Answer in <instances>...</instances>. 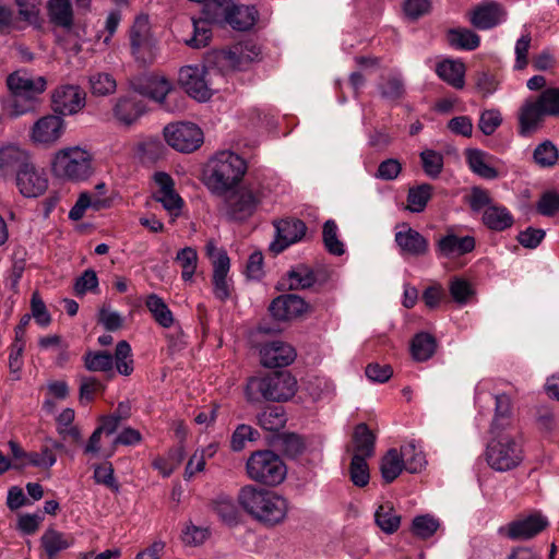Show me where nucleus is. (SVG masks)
<instances>
[{"mask_svg":"<svg viewBox=\"0 0 559 559\" xmlns=\"http://www.w3.org/2000/svg\"><path fill=\"white\" fill-rule=\"evenodd\" d=\"M536 207L538 213L544 216L555 215L559 211V194L555 191L543 193Z\"/></svg>","mask_w":559,"mask_h":559,"instance_id":"774afa93","label":"nucleus"},{"mask_svg":"<svg viewBox=\"0 0 559 559\" xmlns=\"http://www.w3.org/2000/svg\"><path fill=\"white\" fill-rule=\"evenodd\" d=\"M395 242L403 254L421 257L429 251L428 240L407 224H403L402 229L395 233Z\"/></svg>","mask_w":559,"mask_h":559,"instance_id":"aec40b11","label":"nucleus"},{"mask_svg":"<svg viewBox=\"0 0 559 559\" xmlns=\"http://www.w3.org/2000/svg\"><path fill=\"white\" fill-rule=\"evenodd\" d=\"M474 249L475 238L473 236L459 237L453 233L441 237L436 248L437 253L444 258L461 257L472 252Z\"/></svg>","mask_w":559,"mask_h":559,"instance_id":"4be33fe9","label":"nucleus"},{"mask_svg":"<svg viewBox=\"0 0 559 559\" xmlns=\"http://www.w3.org/2000/svg\"><path fill=\"white\" fill-rule=\"evenodd\" d=\"M51 173L62 180L85 181L94 174L93 154L78 145L61 148L51 159Z\"/></svg>","mask_w":559,"mask_h":559,"instance_id":"0eeeda50","label":"nucleus"},{"mask_svg":"<svg viewBox=\"0 0 559 559\" xmlns=\"http://www.w3.org/2000/svg\"><path fill=\"white\" fill-rule=\"evenodd\" d=\"M132 56L142 63H151L154 59V43L147 28L133 26L130 32Z\"/></svg>","mask_w":559,"mask_h":559,"instance_id":"b1692460","label":"nucleus"},{"mask_svg":"<svg viewBox=\"0 0 559 559\" xmlns=\"http://www.w3.org/2000/svg\"><path fill=\"white\" fill-rule=\"evenodd\" d=\"M496 407L491 424V433L504 432L511 426V399L507 394L495 396Z\"/></svg>","mask_w":559,"mask_h":559,"instance_id":"c9c22d12","label":"nucleus"},{"mask_svg":"<svg viewBox=\"0 0 559 559\" xmlns=\"http://www.w3.org/2000/svg\"><path fill=\"white\" fill-rule=\"evenodd\" d=\"M436 347V338L429 333L421 332L413 337L411 352L415 360L426 361L432 357Z\"/></svg>","mask_w":559,"mask_h":559,"instance_id":"a19ab883","label":"nucleus"},{"mask_svg":"<svg viewBox=\"0 0 559 559\" xmlns=\"http://www.w3.org/2000/svg\"><path fill=\"white\" fill-rule=\"evenodd\" d=\"M158 190L154 193L153 198L156 202L162 203L163 207L174 217L180 215L183 206V200L175 191V182L167 173H156L154 176Z\"/></svg>","mask_w":559,"mask_h":559,"instance_id":"2eb2a0df","label":"nucleus"},{"mask_svg":"<svg viewBox=\"0 0 559 559\" xmlns=\"http://www.w3.org/2000/svg\"><path fill=\"white\" fill-rule=\"evenodd\" d=\"M466 160L471 170L485 179H495L498 171L490 165V156L477 148H467L465 151Z\"/></svg>","mask_w":559,"mask_h":559,"instance_id":"72a5a7b5","label":"nucleus"},{"mask_svg":"<svg viewBox=\"0 0 559 559\" xmlns=\"http://www.w3.org/2000/svg\"><path fill=\"white\" fill-rule=\"evenodd\" d=\"M107 187L104 182H99L95 186L94 192H82L75 204L69 212V218L72 221H79L84 216L85 211L91 207L94 211H102L109 209L112 204V200L106 197Z\"/></svg>","mask_w":559,"mask_h":559,"instance_id":"4468645a","label":"nucleus"},{"mask_svg":"<svg viewBox=\"0 0 559 559\" xmlns=\"http://www.w3.org/2000/svg\"><path fill=\"white\" fill-rule=\"evenodd\" d=\"M132 88L141 96L155 100L169 109L168 103L174 97L171 83L164 76L146 75L132 81Z\"/></svg>","mask_w":559,"mask_h":559,"instance_id":"f8f14e48","label":"nucleus"},{"mask_svg":"<svg viewBox=\"0 0 559 559\" xmlns=\"http://www.w3.org/2000/svg\"><path fill=\"white\" fill-rule=\"evenodd\" d=\"M40 543L47 558L55 559L60 551L68 549L73 544V537L55 528H48L43 534Z\"/></svg>","mask_w":559,"mask_h":559,"instance_id":"2f4dec72","label":"nucleus"},{"mask_svg":"<svg viewBox=\"0 0 559 559\" xmlns=\"http://www.w3.org/2000/svg\"><path fill=\"white\" fill-rule=\"evenodd\" d=\"M440 527V522L433 515L424 514L413 519L411 532L420 539L431 537Z\"/></svg>","mask_w":559,"mask_h":559,"instance_id":"09e8293b","label":"nucleus"},{"mask_svg":"<svg viewBox=\"0 0 559 559\" xmlns=\"http://www.w3.org/2000/svg\"><path fill=\"white\" fill-rule=\"evenodd\" d=\"M83 360L85 368L93 372L110 371L114 367V358L107 352H87Z\"/></svg>","mask_w":559,"mask_h":559,"instance_id":"603ef678","label":"nucleus"},{"mask_svg":"<svg viewBox=\"0 0 559 559\" xmlns=\"http://www.w3.org/2000/svg\"><path fill=\"white\" fill-rule=\"evenodd\" d=\"M210 24L213 23L207 21L204 16L199 20L192 19L193 33L185 43L195 49L205 47L212 37Z\"/></svg>","mask_w":559,"mask_h":559,"instance_id":"49530a36","label":"nucleus"},{"mask_svg":"<svg viewBox=\"0 0 559 559\" xmlns=\"http://www.w3.org/2000/svg\"><path fill=\"white\" fill-rule=\"evenodd\" d=\"M98 288V277L92 269L85 270L74 283V292L78 296H83L87 292H96Z\"/></svg>","mask_w":559,"mask_h":559,"instance_id":"338daca9","label":"nucleus"},{"mask_svg":"<svg viewBox=\"0 0 559 559\" xmlns=\"http://www.w3.org/2000/svg\"><path fill=\"white\" fill-rule=\"evenodd\" d=\"M367 459L362 455H353L349 465V476L353 484L357 487H365L369 483V467Z\"/></svg>","mask_w":559,"mask_h":559,"instance_id":"864d4df0","label":"nucleus"},{"mask_svg":"<svg viewBox=\"0 0 559 559\" xmlns=\"http://www.w3.org/2000/svg\"><path fill=\"white\" fill-rule=\"evenodd\" d=\"M46 85L44 76L32 78L22 71L11 73L7 78L10 95L3 102V111L11 118L34 111L37 97L45 92Z\"/></svg>","mask_w":559,"mask_h":559,"instance_id":"20e7f679","label":"nucleus"},{"mask_svg":"<svg viewBox=\"0 0 559 559\" xmlns=\"http://www.w3.org/2000/svg\"><path fill=\"white\" fill-rule=\"evenodd\" d=\"M115 364L120 374L129 376L132 373L131 346L127 341L118 342L115 350Z\"/></svg>","mask_w":559,"mask_h":559,"instance_id":"13d9d810","label":"nucleus"},{"mask_svg":"<svg viewBox=\"0 0 559 559\" xmlns=\"http://www.w3.org/2000/svg\"><path fill=\"white\" fill-rule=\"evenodd\" d=\"M213 509L218 518L227 525H236L239 521V511L230 497L221 496L213 502Z\"/></svg>","mask_w":559,"mask_h":559,"instance_id":"de8ad7c7","label":"nucleus"},{"mask_svg":"<svg viewBox=\"0 0 559 559\" xmlns=\"http://www.w3.org/2000/svg\"><path fill=\"white\" fill-rule=\"evenodd\" d=\"M145 306L154 320L163 328H169L174 323V317L165 301L156 294H151L145 300Z\"/></svg>","mask_w":559,"mask_h":559,"instance_id":"c03bdc74","label":"nucleus"},{"mask_svg":"<svg viewBox=\"0 0 559 559\" xmlns=\"http://www.w3.org/2000/svg\"><path fill=\"white\" fill-rule=\"evenodd\" d=\"M47 13L50 23L70 31L73 27L74 13L70 0H48Z\"/></svg>","mask_w":559,"mask_h":559,"instance_id":"c85d7f7f","label":"nucleus"},{"mask_svg":"<svg viewBox=\"0 0 559 559\" xmlns=\"http://www.w3.org/2000/svg\"><path fill=\"white\" fill-rule=\"evenodd\" d=\"M263 197L260 189L242 187L225 199L224 213L231 222H245L255 213Z\"/></svg>","mask_w":559,"mask_h":559,"instance_id":"9d476101","label":"nucleus"},{"mask_svg":"<svg viewBox=\"0 0 559 559\" xmlns=\"http://www.w3.org/2000/svg\"><path fill=\"white\" fill-rule=\"evenodd\" d=\"M401 456L405 469L412 474L419 473L426 466V457L421 450H418L414 442H409L401 448Z\"/></svg>","mask_w":559,"mask_h":559,"instance_id":"a18cd8bd","label":"nucleus"},{"mask_svg":"<svg viewBox=\"0 0 559 559\" xmlns=\"http://www.w3.org/2000/svg\"><path fill=\"white\" fill-rule=\"evenodd\" d=\"M144 111V102L135 95L120 97L114 107L115 118L124 126H131Z\"/></svg>","mask_w":559,"mask_h":559,"instance_id":"393cba45","label":"nucleus"},{"mask_svg":"<svg viewBox=\"0 0 559 559\" xmlns=\"http://www.w3.org/2000/svg\"><path fill=\"white\" fill-rule=\"evenodd\" d=\"M63 129L64 122L60 116L48 115L35 122L31 140H58Z\"/></svg>","mask_w":559,"mask_h":559,"instance_id":"cd10ccee","label":"nucleus"},{"mask_svg":"<svg viewBox=\"0 0 559 559\" xmlns=\"http://www.w3.org/2000/svg\"><path fill=\"white\" fill-rule=\"evenodd\" d=\"M15 183L20 193L25 198H37L48 188V178L43 170H38L33 163L19 171Z\"/></svg>","mask_w":559,"mask_h":559,"instance_id":"dca6fc26","label":"nucleus"},{"mask_svg":"<svg viewBox=\"0 0 559 559\" xmlns=\"http://www.w3.org/2000/svg\"><path fill=\"white\" fill-rule=\"evenodd\" d=\"M91 90L94 95L105 96L116 91V80L109 73H96L90 78Z\"/></svg>","mask_w":559,"mask_h":559,"instance_id":"e2e57ef3","label":"nucleus"},{"mask_svg":"<svg viewBox=\"0 0 559 559\" xmlns=\"http://www.w3.org/2000/svg\"><path fill=\"white\" fill-rule=\"evenodd\" d=\"M231 13L233 16L228 21V26L235 31H249L258 20V10L254 5L234 4Z\"/></svg>","mask_w":559,"mask_h":559,"instance_id":"f704fd0d","label":"nucleus"},{"mask_svg":"<svg viewBox=\"0 0 559 559\" xmlns=\"http://www.w3.org/2000/svg\"><path fill=\"white\" fill-rule=\"evenodd\" d=\"M258 425L267 431H277L286 424V415L282 406H269L257 415Z\"/></svg>","mask_w":559,"mask_h":559,"instance_id":"79ce46f5","label":"nucleus"},{"mask_svg":"<svg viewBox=\"0 0 559 559\" xmlns=\"http://www.w3.org/2000/svg\"><path fill=\"white\" fill-rule=\"evenodd\" d=\"M317 278L313 271L305 265L298 264L287 272V276L282 278L277 284V289L281 290H297L311 287Z\"/></svg>","mask_w":559,"mask_h":559,"instance_id":"a878e982","label":"nucleus"},{"mask_svg":"<svg viewBox=\"0 0 559 559\" xmlns=\"http://www.w3.org/2000/svg\"><path fill=\"white\" fill-rule=\"evenodd\" d=\"M323 242L325 249L334 255H342L344 250L343 242L338 239L337 236V225L333 219H329L323 225L322 230Z\"/></svg>","mask_w":559,"mask_h":559,"instance_id":"5fc2aeb1","label":"nucleus"},{"mask_svg":"<svg viewBox=\"0 0 559 559\" xmlns=\"http://www.w3.org/2000/svg\"><path fill=\"white\" fill-rule=\"evenodd\" d=\"M93 477L97 484L104 485L115 492L119 491V485L116 481L114 467L110 462L96 465Z\"/></svg>","mask_w":559,"mask_h":559,"instance_id":"0e129e2a","label":"nucleus"},{"mask_svg":"<svg viewBox=\"0 0 559 559\" xmlns=\"http://www.w3.org/2000/svg\"><path fill=\"white\" fill-rule=\"evenodd\" d=\"M248 169L247 162L239 154L224 150L215 153L204 164L202 182L216 197H226L242 181Z\"/></svg>","mask_w":559,"mask_h":559,"instance_id":"f03ea898","label":"nucleus"},{"mask_svg":"<svg viewBox=\"0 0 559 559\" xmlns=\"http://www.w3.org/2000/svg\"><path fill=\"white\" fill-rule=\"evenodd\" d=\"M306 310V301L295 294L281 295L276 297L269 307L271 316L280 321L295 319L301 316Z\"/></svg>","mask_w":559,"mask_h":559,"instance_id":"6ab92c4d","label":"nucleus"},{"mask_svg":"<svg viewBox=\"0 0 559 559\" xmlns=\"http://www.w3.org/2000/svg\"><path fill=\"white\" fill-rule=\"evenodd\" d=\"M85 92L76 85H62L51 96L53 111L61 116L79 112L85 106Z\"/></svg>","mask_w":559,"mask_h":559,"instance_id":"ddd939ff","label":"nucleus"},{"mask_svg":"<svg viewBox=\"0 0 559 559\" xmlns=\"http://www.w3.org/2000/svg\"><path fill=\"white\" fill-rule=\"evenodd\" d=\"M502 123V116L498 109H485L479 117L478 128L487 136L495 133Z\"/></svg>","mask_w":559,"mask_h":559,"instance_id":"69168bd1","label":"nucleus"},{"mask_svg":"<svg viewBox=\"0 0 559 559\" xmlns=\"http://www.w3.org/2000/svg\"><path fill=\"white\" fill-rule=\"evenodd\" d=\"M533 157L540 167H552L559 158L558 148L552 142H540L534 150Z\"/></svg>","mask_w":559,"mask_h":559,"instance_id":"6e6d98bb","label":"nucleus"},{"mask_svg":"<svg viewBox=\"0 0 559 559\" xmlns=\"http://www.w3.org/2000/svg\"><path fill=\"white\" fill-rule=\"evenodd\" d=\"M164 140H204L202 129L191 121H175L163 129Z\"/></svg>","mask_w":559,"mask_h":559,"instance_id":"c756f323","label":"nucleus"},{"mask_svg":"<svg viewBox=\"0 0 559 559\" xmlns=\"http://www.w3.org/2000/svg\"><path fill=\"white\" fill-rule=\"evenodd\" d=\"M374 522L383 533L393 534L401 526V515L395 511L391 502H385L376 510Z\"/></svg>","mask_w":559,"mask_h":559,"instance_id":"e433bc0d","label":"nucleus"},{"mask_svg":"<svg viewBox=\"0 0 559 559\" xmlns=\"http://www.w3.org/2000/svg\"><path fill=\"white\" fill-rule=\"evenodd\" d=\"M297 381L289 371H273L248 380L245 394L250 403L265 401L284 402L295 395Z\"/></svg>","mask_w":559,"mask_h":559,"instance_id":"39448f33","label":"nucleus"},{"mask_svg":"<svg viewBox=\"0 0 559 559\" xmlns=\"http://www.w3.org/2000/svg\"><path fill=\"white\" fill-rule=\"evenodd\" d=\"M273 225L275 227V239L270 243V250L275 254L300 241L307 231L306 224L294 217L274 221Z\"/></svg>","mask_w":559,"mask_h":559,"instance_id":"9b49d317","label":"nucleus"},{"mask_svg":"<svg viewBox=\"0 0 559 559\" xmlns=\"http://www.w3.org/2000/svg\"><path fill=\"white\" fill-rule=\"evenodd\" d=\"M546 116L559 117V87L542 91L536 99H527L519 114V134L530 138Z\"/></svg>","mask_w":559,"mask_h":559,"instance_id":"423d86ee","label":"nucleus"},{"mask_svg":"<svg viewBox=\"0 0 559 559\" xmlns=\"http://www.w3.org/2000/svg\"><path fill=\"white\" fill-rule=\"evenodd\" d=\"M275 445L284 453V455L290 459L298 457L306 449L304 439L299 435L293 432L280 433L275 438Z\"/></svg>","mask_w":559,"mask_h":559,"instance_id":"37998d69","label":"nucleus"},{"mask_svg":"<svg viewBox=\"0 0 559 559\" xmlns=\"http://www.w3.org/2000/svg\"><path fill=\"white\" fill-rule=\"evenodd\" d=\"M448 41L459 50H475L480 45V37L467 28H451L448 32Z\"/></svg>","mask_w":559,"mask_h":559,"instance_id":"ea45409f","label":"nucleus"},{"mask_svg":"<svg viewBox=\"0 0 559 559\" xmlns=\"http://www.w3.org/2000/svg\"><path fill=\"white\" fill-rule=\"evenodd\" d=\"M238 503L258 522L275 526L284 522L288 513V501L275 491L243 486L238 493Z\"/></svg>","mask_w":559,"mask_h":559,"instance_id":"7ed1b4c3","label":"nucleus"},{"mask_svg":"<svg viewBox=\"0 0 559 559\" xmlns=\"http://www.w3.org/2000/svg\"><path fill=\"white\" fill-rule=\"evenodd\" d=\"M483 223L491 230L503 231L513 225L514 218L507 207L491 205L484 210Z\"/></svg>","mask_w":559,"mask_h":559,"instance_id":"473e14b6","label":"nucleus"},{"mask_svg":"<svg viewBox=\"0 0 559 559\" xmlns=\"http://www.w3.org/2000/svg\"><path fill=\"white\" fill-rule=\"evenodd\" d=\"M381 96L390 102H399L405 94L403 79L397 74L389 75L383 83L379 85Z\"/></svg>","mask_w":559,"mask_h":559,"instance_id":"3c124183","label":"nucleus"},{"mask_svg":"<svg viewBox=\"0 0 559 559\" xmlns=\"http://www.w3.org/2000/svg\"><path fill=\"white\" fill-rule=\"evenodd\" d=\"M547 525L546 518L540 514H532L510 523L508 535L512 539H530L544 531Z\"/></svg>","mask_w":559,"mask_h":559,"instance_id":"5701e85b","label":"nucleus"},{"mask_svg":"<svg viewBox=\"0 0 559 559\" xmlns=\"http://www.w3.org/2000/svg\"><path fill=\"white\" fill-rule=\"evenodd\" d=\"M234 4L233 0H205L202 15L213 24L228 25V21L233 16Z\"/></svg>","mask_w":559,"mask_h":559,"instance_id":"7c9ffc66","label":"nucleus"},{"mask_svg":"<svg viewBox=\"0 0 559 559\" xmlns=\"http://www.w3.org/2000/svg\"><path fill=\"white\" fill-rule=\"evenodd\" d=\"M376 436L365 423L358 424L354 428L352 445L347 448L353 455H362L371 457L374 454Z\"/></svg>","mask_w":559,"mask_h":559,"instance_id":"bb28decb","label":"nucleus"},{"mask_svg":"<svg viewBox=\"0 0 559 559\" xmlns=\"http://www.w3.org/2000/svg\"><path fill=\"white\" fill-rule=\"evenodd\" d=\"M431 192L432 187L429 183L411 188L407 194V209L414 213L423 212L431 198Z\"/></svg>","mask_w":559,"mask_h":559,"instance_id":"8fccbe9b","label":"nucleus"},{"mask_svg":"<svg viewBox=\"0 0 559 559\" xmlns=\"http://www.w3.org/2000/svg\"><path fill=\"white\" fill-rule=\"evenodd\" d=\"M487 445L486 461L498 472L515 468L523 460L521 443L510 433L496 432Z\"/></svg>","mask_w":559,"mask_h":559,"instance_id":"1a4fd4ad","label":"nucleus"},{"mask_svg":"<svg viewBox=\"0 0 559 559\" xmlns=\"http://www.w3.org/2000/svg\"><path fill=\"white\" fill-rule=\"evenodd\" d=\"M404 468L403 457L396 449H390L381 459V476L386 484L394 481Z\"/></svg>","mask_w":559,"mask_h":559,"instance_id":"4c0bfd02","label":"nucleus"},{"mask_svg":"<svg viewBox=\"0 0 559 559\" xmlns=\"http://www.w3.org/2000/svg\"><path fill=\"white\" fill-rule=\"evenodd\" d=\"M420 159L425 174L436 179L443 169V156L432 150H425L420 153Z\"/></svg>","mask_w":559,"mask_h":559,"instance_id":"bf43d9fd","label":"nucleus"},{"mask_svg":"<svg viewBox=\"0 0 559 559\" xmlns=\"http://www.w3.org/2000/svg\"><path fill=\"white\" fill-rule=\"evenodd\" d=\"M261 364L266 368H280L292 364L296 357L295 349L283 342H272L260 350Z\"/></svg>","mask_w":559,"mask_h":559,"instance_id":"412c9836","label":"nucleus"},{"mask_svg":"<svg viewBox=\"0 0 559 559\" xmlns=\"http://www.w3.org/2000/svg\"><path fill=\"white\" fill-rule=\"evenodd\" d=\"M259 438V432L249 425H238L231 435L230 448L233 451L245 449L247 441H254Z\"/></svg>","mask_w":559,"mask_h":559,"instance_id":"052dcab7","label":"nucleus"},{"mask_svg":"<svg viewBox=\"0 0 559 559\" xmlns=\"http://www.w3.org/2000/svg\"><path fill=\"white\" fill-rule=\"evenodd\" d=\"M104 384L95 377H80L79 399L82 404L92 402L95 395L104 391Z\"/></svg>","mask_w":559,"mask_h":559,"instance_id":"680f3d73","label":"nucleus"},{"mask_svg":"<svg viewBox=\"0 0 559 559\" xmlns=\"http://www.w3.org/2000/svg\"><path fill=\"white\" fill-rule=\"evenodd\" d=\"M260 59L261 48L252 39L237 43L229 48L214 49L206 53L203 64L181 67L178 83L193 99L206 102L219 88L216 80H222L234 71H245Z\"/></svg>","mask_w":559,"mask_h":559,"instance_id":"f257e3e1","label":"nucleus"},{"mask_svg":"<svg viewBox=\"0 0 559 559\" xmlns=\"http://www.w3.org/2000/svg\"><path fill=\"white\" fill-rule=\"evenodd\" d=\"M246 474L252 481L275 487L285 480L287 466L274 451L257 450L247 459Z\"/></svg>","mask_w":559,"mask_h":559,"instance_id":"6e6552de","label":"nucleus"},{"mask_svg":"<svg viewBox=\"0 0 559 559\" xmlns=\"http://www.w3.org/2000/svg\"><path fill=\"white\" fill-rule=\"evenodd\" d=\"M503 7L495 1H483L472 12L471 23L480 31L496 27L504 21Z\"/></svg>","mask_w":559,"mask_h":559,"instance_id":"a211bd4d","label":"nucleus"},{"mask_svg":"<svg viewBox=\"0 0 559 559\" xmlns=\"http://www.w3.org/2000/svg\"><path fill=\"white\" fill-rule=\"evenodd\" d=\"M436 73L444 82L455 88H462L464 85V66L452 60H443L437 64Z\"/></svg>","mask_w":559,"mask_h":559,"instance_id":"58836bf2","label":"nucleus"},{"mask_svg":"<svg viewBox=\"0 0 559 559\" xmlns=\"http://www.w3.org/2000/svg\"><path fill=\"white\" fill-rule=\"evenodd\" d=\"M33 163L27 151L15 143H9L0 148V176L7 178L28 167Z\"/></svg>","mask_w":559,"mask_h":559,"instance_id":"f3484780","label":"nucleus"},{"mask_svg":"<svg viewBox=\"0 0 559 559\" xmlns=\"http://www.w3.org/2000/svg\"><path fill=\"white\" fill-rule=\"evenodd\" d=\"M176 262L181 267V276L183 281H190L195 272L198 263V253L195 249L186 247L178 251Z\"/></svg>","mask_w":559,"mask_h":559,"instance_id":"4d7b16f0","label":"nucleus"}]
</instances>
